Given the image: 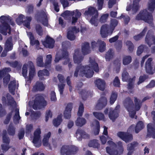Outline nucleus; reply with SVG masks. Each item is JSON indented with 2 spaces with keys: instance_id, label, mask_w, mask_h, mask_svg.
Returning <instances> with one entry per match:
<instances>
[{
  "instance_id": "nucleus-16",
  "label": "nucleus",
  "mask_w": 155,
  "mask_h": 155,
  "mask_svg": "<svg viewBox=\"0 0 155 155\" xmlns=\"http://www.w3.org/2000/svg\"><path fill=\"white\" fill-rule=\"evenodd\" d=\"M125 106L129 112L130 116L131 117H134L135 114V111L133 110L132 104L130 102L128 104L126 103L125 104Z\"/></svg>"
},
{
  "instance_id": "nucleus-44",
  "label": "nucleus",
  "mask_w": 155,
  "mask_h": 155,
  "mask_svg": "<svg viewBox=\"0 0 155 155\" xmlns=\"http://www.w3.org/2000/svg\"><path fill=\"white\" fill-rule=\"evenodd\" d=\"M36 29V32L39 35H42V31L41 28L39 25H38L37 26Z\"/></svg>"
},
{
  "instance_id": "nucleus-55",
  "label": "nucleus",
  "mask_w": 155,
  "mask_h": 155,
  "mask_svg": "<svg viewBox=\"0 0 155 155\" xmlns=\"http://www.w3.org/2000/svg\"><path fill=\"white\" fill-rule=\"evenodd\" d=\"M143 47L142 46H140L138 47L137 51V54L138 55H140L142 53L143 51Z\"/></svg>"
},
{
  "instance_id": "nucleus-17",
  "label": "nucleus",
  "mask_w": 155,
  "mask_h": 155,
  "mask_svg": "<svg viewBox=\"0 0 155 155\" xmlns=\"http://www.w3.org/2000/svg\"><path fill=\"white\" fill-rule=\"evenodd\" d=\"M71 108L72 104H68L64 112V116L66 118H68L70 117Z\"/></svg>"
},
{
  "instance_id": "nucleus-39",
  "label": "nucleus",
  "mask_w": 155,
  "mask_h": 155,
  "mask_svg": "<svg viewBox=\"0 0 155 155\" xmlns=\"http://www.w3.org/2000/svg\"><path fill=\"white\" fill-rule=\"evenodd\" d=\"M117 97V95L115 94H112L110 99V103L111 104H113L114 103L116 100Z\"/></svg>"
},
{
  "instance_id": "nucleus-45",
  "label": "nucleus",
  "mask_w": 155,
  "mask_h": 155,
  "mask_svg": "<svg viewBox=\"0 0 155 155\" xmlns=\"http://www.w3.org/2000/svg\"><path fill=\"white\" fill-rule=\"evenodd\" d=\"M110 149L108 147H107L106 148V150L107 152L110 154V155H116L117 154V153L113 150H111L110 151Z\"/></svg>"
},
{
  "instance_id": "nucleus-15",
  "label": "nucleus",
  "mask_w": 155,
  "mask_h": 155,
  "mask_svg": "<svg viewBox=\"0 0 155 155\" xmlns=\"http://www.w3.org/2000/svg\"><path fill=\"white\" fill-rule=\"evenodd\" d=\"M152 61V58H149L147 61L146 64V71L150 74H152L153 73V71L152 70V64L151 62Z\"/></svg>"
},
{
  "instance_id": "nucleus-2",
  "label": "nucleus",
  "mask_w": 155,
  "mask_h": 155,
  "mask_svg": "<svg viewBox=\"0 0 155 155\" xmlns=\"http://www.w3.org/2000/svg\"><path fill=\"white\" fill-rule=\"evenodd\" d=\"M105 115L109 113V117L112 121L114 120L117 117L118 114L110 109H106L104 111ZM94 117L99 120H104L106 119V115L97 112H94Z\"/></svg>"
},
{
  "instance_id": "nucleus-33",
  "label": "nucleus",
  "mask_w": 155,
  "mask_h": 155,
  "mask_svg": "<svg viewBox=\"0 0 155 155\" xmlns=\"http://www.w3.org/2000/svg\"><path fill=\"white\" fill-rule=\"evenodd\" d=\"M61 122V118L58 117L57 119H54L53 121V124L54 126L58 127L60 125V123Z\"/></svg>"
},
{
  "instance_id": "nucleus-23",
  "label": "nucleus",
  "mask_w": 155,
  "mask_h": 155,
  "mask_svg": "<svg viewBox=\"0 0 155 155\" xmlns=\"http://www.w3.org/2000/svg\"><path fill=\"white\" fill-rule=\"evenodd\" d=\"M86 122L84 119L82 118L79 117L78 118L76 121V124L77 126H82L84 125Z\"/></svg>"
},
{
  "instance_id": "nucleus-24",
  "label": "nucleus",
  "mask_w": 155,
  "mask_h": 155,
  "mask_svg": "<svg viewBox=\"0 0 155 155\" xmlns=\"http://www.w3.org/2000/svg\"><path fill=\"white\" fill-rule=\"evenodd\" d=\"M35 90L42 91L44 89V84L41 83H37L33 88Z\"/></svg>"
},
{
  "instance_id": "nucleus-30",
  "label": "nucleus",
  "mask_w": 155,
  "mask_h": 155,
  "mask_svg": "<svg viewBox=\"0 0 155 155\" xmlns=\"http://www.w3.org/2000/svg\"><path fill=\"white\" fill-rule=\"evenodd\" d=\"M131 58L130 56H125L123 59V64L124 65H127L131 61Z\"/></svg>"
},
{
  "instance_id": "nucleus-48",
  "label": "nucleus",
  "mask_w": 155,
  "mask_h": 155,
  "mask_svg": "<svg viewBox=\"0 0 155 155\" xmlns=\"http://www.w3.org/2000/svg\"><path fill=\"white\" fill-rule=\"evenodd\" d=\"M100 106H102V105H105L107 103V99L105 98H103L100 100Z\"/></svg>"
},
{
  "instance_id": "nucleus-28",
  "label": "nucleus",
  "mask_w": 155,
  "mask_h": 155,
  "mask_svg": "<svg viewBox=\"0 0 155 155\" xmlns=\"http://www.w3.org/2000/svg\"><path fill=\"white\" fill-rule=\"evenodd\" d=\"M97 43L100 45L99 47V51L102 52L105 50V44L103 41H98L97 42Z\"/></svg>"
},
{
  "instance_id": "nucleus-13",
  "label": "nucleus",
  "mask_w": 155,
  "mask_h": 155,
  "mask_svg": "<svg viewBox=\"0 0 155 155\" xmlns=\"http://www.w3.org/2000/svg\"><path fill=\"white\" fill-rule=\"evenodd\" d=\"M117 135L118 137L126 142H128L129 140H131L132 139V136L131 135H127L125 133L123 132H118Z\"/></svg>"
},
{
  "instance_id": "nucleus-14",
  "label": "nucleus",
  "mask_w": 155,
  "mask_h": 155,
  "mask_svg": "<svg viewBox=\"0 0 155 155\" xmlns=\"http://www.w3.org/2000/svg\"><path fill=\"white\" fill-rule=\"evenodd\" d=\"M95 83L98 88L101 90H104L105 87V82L100 79H97Z\"/></svg>"
},
{
  "instance_id": "nucleus-32",
  "label": "nucleus",
  "mask_w": 155,
  "mask_h": 155,
  "mask_svg": "<svg viewBox=\"0 0 155 155\" xmlns=\"http://www.w3.org/2000/svg\"><path fill=\"white\" fill-rule=\"evenodd\" d=\"M89 45L88 43H86L82 47V51L84 54H86L88 53V51L89 48Z\"/></svg>"
},
{
  "instance_id": "nucleus-18",
  "label": "nucleus",
  "mask_w": 155,
  "mask_h": 155,
  "mask_svg": "<svg viewBox=\"0 0 155 155\" xmlns=\"http://www.w3.org/2000/svg\"><path fill=\"white\" fill-rule=\"evenodd\" d=\"M12 48V38H10L8 39L6 42L5 45V50L6 51L11 50Z\"/></svg>"
},
{
  "instance_id": "nucleus-54",
  "label": "nucleus",
  "mask_w": 155,
  "mask_h": 155,
  "mask_svg": "<svg viewBox=\"0 0 155 155\" xmlns=\"http://www.w3.org/2000/svg\"><path fill=\"white\" fill-rule=\"evenodd\" d=\"M155 86V81H151L150 84L147 86V87L151 88Z\"/></svg>"
},
{
  "instance_id": "nucleus-60",
  "label": "nucleus",
  "mask_w": 155,
  "mask_h": 155,
  "mask_svg": "<svg viewBox=\"0 0 155 155\" xmlns=\"http://www.w3.org/2000/svg\"><path fill=\"white\" fill-rule=\"evenodd\" d=\"M54 8L55 10L57 12H58L59 11V9L58 8V3H55L54 4Z\"/></svg>"
},
{
  "instance_id": "nucleus-21",
  "label": "nucleus",
  "mask_w": 155,
  "mask_h": 155,
  "mask_svg": "<svg viewBox=\"0 0 155 155\" xmlns=\"http://www.w3.org/2000/svg\"><path fill=\"white\" fill-rule=\"evenodd\" d=\"M147 130L149 133L151 134L152 137L155 138V129L153 127V125L151 124L147 125Z\"/></svg>"
},
{
  "instance_id": "nucleus-41",
  "label": "nucleus",
  "mask_w": 155,
  "mask_h": 155,
  "mask_svg": "<svg viewBox=\"0 0 155 155\" xmlns=\"http://www.w3.org/2000/svg\"><path fill=\"white\" fill-rule=\"evenodd\" d=\"M83 109V104H81L80 105L79 107V110L78 113V116H80L82 115Z\"/></svg>"
},
{
  "instance_id": "nucleus-5",
  "label": "nucleus",
  "mask_w": 155,
  "mask_h": 155,
  "mask_svg": "<svg viewBox=\"0 0 155 155\" xmlns=\"http://www.w3.org/2000/svg\"><path fill=\"white\" fill-rule=\"evenodd\" d=\"M29 68V78L30 80L35 75V71L34 67L33 64L31 62H29L27 64H25L22 68V74L24 77L26 76L27 74L28 68Z\"/></svg>"
},
{
  "instance_id": "nucleus-49",
  "label": "nucleus",
  "mask_w": 155,
  "mask_h": 155,
  "mask_svg": "<svg viewBox=\"0 0 155 155\" xmlns=\"http://www.w3.org/2000/svg\"><path fill=\"white\" fill-rule=\"evenodd\" d=\"M23 15H20L18 18L17 19L16 21L18 25H20L22 21Z\"/></svg>"
},
{
  "instance_id": "nucleus-57",
  "label": "nucleus",
  "mask_w": 155,
  "mask_h": 155,
  "mask_svg": "<svg viewBox=\"0 0 155 155\" xmlns=\"http://www.w3.org/2000/svg\"><path fill=\"white\" fill-rule=\"evenodd\" d=\"M61 152L62 153H65L66 154H68L67 147H63L61 149Z\"/></svg>"
},
{
  "instance_id": "nucleus-43",
  "label": "nucleus",
  "mask_w": 155,
  "mask_h": 155,
  "mask_svg": "<svg viewBox=\"0 0 155 155\" xmlns=\"http://www.w3.org/2000/svg\"><path fill=\"white\" fill-rule=\"evenodd\" d=\"M51 101H55L56 100V97L55 93L52 91L51 94Z\"/></svg>"
},
{
  "instance_id": "nucleus-53",
  "label": "nucleus",
  "mask_w": 155,
  "mask_h": 155,
  "mask_svg": "<svg viewBox=\"0 0 155 155\" xmlns=\"http://www.w3.org/2000/svg\"><path fill=\"white\" fill-rule=\"evenodd\" d=\"M135 2L134 1L133 6L132 7V10L134 11H137L138 8V6L137 3L135 4Z\"/></svg>"
},
{
  "instance_id": "nucleus-42",
  "label": "nucleus",
  "mask_w": 155,
  "mask_h": 155,
  "mask_svg": "<svg viewBox=\"0 0 155 155\" xmlns=\"http://www.w3.org/2000/svg\"><path fill=\"white\" fill-rule=\"evenodd\" d=\"M113 84L114 86L118 87L119 85L120 82L117 77H116L114 80Z\"/></svg>"
},
{
  "instance_id": "nucleus-11",
  "label": "nucleus",
  "mask_w": 155,
  "mask_h": 155,
  "mask_svg": "<svg viewBox=\"0 0 155 155\" xmlns=\"http://www.w3.org/2000/svg\"><path fill=\"white\" fill-rule=\"evenodd\" d=\"M47 104V103L43 99H41L37 101H35L33 105V108L35 109H37L41 108L45 106Z\"/></svg>"
},
{
  "instance_id": "nucleus-22",
  "label": "nucleus",
  "mask_w": 155,
  "mask_h": 155,
  "mask_svg": "<svg viewBox=\"0 0 155 155\" xmlns=\"http://www.w3.org/2000/svg\"><path fill=\"white\" fill-rule=\"evenodd\" d=\"M76 136L77 138H79L80 137H81L84 138H86L88 137V135L84 132H82L81 130H78L76 132Z\"/></svg>"
},
{
  "instance_id": "nucleus-46",
  "label": "nucleus",
  "mask_w": 155,
  "mask_h": 155,
  "mask_svg": "<svg viewBox=\"0 0 155 155\" xmlns=\"http://www.w3.org/2000/svg\"><path fill=\"white\" fill-rule=\"evenodd\" d=\"M155 7V5L153 3L150 4L149 6L148 10L149 12H152Z\"/></svg>"
},
{
  "instance_id": "nucleus-38",
  "label": "nucleus",
  "mask_w": 155,
  "mask_h": 155,
  "mask_svg": "<svg viewBox=\"0 0 155 155\" xmlns=\"http://www.w3.org/2000/svg\"><path fill=\"white\" fill-rule=\"evenodd\" d=\"M104 0H97V9L99 10L102 9Z\"/></svg>"
},
{
  "instance_id": "nucleus-62",
  "label": "nucleus",
  "mask_w": 155,
  "mask_h": 155,
  "mask_svg": "<svg viewBox=\"0 0 155 155\" xmlns=\"http://www.w3.org/2000/svg\"><path fill=\"white\" fill-rule=\"evenodd\" d=\"M145 80V78L143 77H140L139 78V81L138 82V84H140V83L143 82Z\"/></svg>"
},
{
  "instance_id": "nucleus-25",
  "label": "nucleus",
  "mask_w": 155,
  "mask_h": 155,
  "mask_svg": "<svg viewBox=\"0 0 155 155\" xmlns=\"http://www.w3.org/2000/svg\"><path fill=\"white\" fill-rule=\"evenodd\" d=\"M16 82L15 81L11 82L9 85V91L12 94H14V92L15 89Z\"/></svg>"
},
{
  "instance_id": "nucleus-36",
  "label": "nucleus",
  "mask_w": 155,
  "mask_h": 155,
  "mask_svg": "<svg viewBox=\"0 0 155 155\" xmlns=\"http://www.w3.org/2000/svg\"><path fill=\"white\" fill-rule=\"evenodd\" d=\"M134 102L135 104V109L136 110H138L140 108V103L139 101L136 98L134 100Z\"/></svg>"
},
{
  "instance_id": "nucleus-3",
  "label": "nucleus",
  "mask_w": 155,
  "mask_h": 155,
  "mask_svg": "<svg viewBox=\"0 0 155 155\" xmlns=\"http://www.w3.org/2000/svg\"><path fill=\"white\" fill-rule=\"evenodd\" d=\"M117 22L114 21L112 22L110 27H109L107 25H103L101 28V34L103 38H105L111 34L114 27L117 25Z\"/></svg>"
},
{
  "instance_id": "nucleus-31",
  "label": "nucleus",
  "mask_w": 155,
  "mask_h": 155,
  "mask_svg": "<svg viewBox=\"0 0 155 155\" xmlns=\"http://www.w3.org/2000/svg\"><path fill=\"white\" fill-rule=\"evenodd\" d=\"M144 127L143 123L141 121H140L137 124L135 129V131L136 133H138Z\"/></svg>"
},
{
  "instance_id": "nucleus-51",
  "label": "nucleus",
  "mask_w": 155,
  "mask_h": 155,
  "mask_svg": "<svg viewBox=\"0 0 155 155\" xmlns=\"http://www.w3.org/2000/svg\"><path fill=\"white\" fill-rule=\"evenodd\" d=\"M51 55H48L47 56L46 59V63L48 64L51 63Z\"/></svg>"
},
{
  "instance_id": "nucleus-7",
  "label": "nucleus",
  "mask_w": 155,
  "mask_h": 155,
  "mask_svg": "<svg viewBox=\"0 0 155 155\" xmlns=\"http://www.w3.org/2000/svg\"><path fill=\"white\" fill-rule=\"evenodd\" d=\"M8 18L4 16L0 17V21L3 24L2 26L0 25V32L4 35H6L7 32L9 33L10 28L9 26L6 23Z\"/></svg>"
},
{
  "instance_id": "nucleus-1",
  "label": "nucleus",
  "mask_w": 155,
  "mask_h": 155,
  "mask_svg": "<svg viewBox=\"0 0 155 155\" xmlns=\"http://www.w3.org/2000/svg\"><path fill=\"white\" fill-rule=\"evenodd\" d=\"M91 67L93 68H94L95 71H98L99 69L98 65L94 61L89 64V66H86L85 67H81L78 72L82 76H84L87 78H91L93 76L94 74V72L92 70V68H91Z\"/></svg>"
},
{
  "instance_id": "nucleus-58",
  "label": "nucleus",
  "mask_w": 155,
  "mask_h": 155,
  "mask_svg": "<svg viewBox=\"0 0 155 155\" xmlns=\"http://www.w3.org/2000/svg\"><path fill=\"white\" fill-rule=\"evenodd\" d=\"M118 39V37L116 36L113 38L110 39L109 40V42L110 43L116 41Z\"/></svg>"
},
{
  "instance_id": "nucleus-61",
  "label": "nucleus",
  "mask_w": 155,
  "mask_h": 155,
  "mask_svg": "<svg viewBox=\"0 0 155 155\" xmlns=\"http://www.w3.org/2000/svg\"><path fill=\"white\" fill-rule=\"evenodd\" d=\"M10 76L8 75H7V77H5L4 78V83L7 82L9 80Z\"/></svg>"
},
{
  "instance_id": "nucleus-52",
  "label": "nucleus",
  "mask_w": 155,
  "mask_h": 155,
  "mask_svg": "<svg viewBox=\"0 0 155 155\" xmlns=\"http://www.w3.org/2000/svg\"><path fill=\"white\" fill-rule=\"evenodd\" d=\"M60 2L62 4L64 7H65L68 6V2L65 0H60Z\"/></svg>"
},
{
  "instance_id": "nucleus-47",
  "label": "nucleus",
  "mask_w": 155,
  "mask_h": 155,
  "mask_svg": "<svg viewBox=\"0 0 155 155\" xmlns=\"http://www.w3.org/2000/svg\"><path fill=\"white\" fill-rule=\"evenodd\" d=\"M122 80L124 81H126L128 78V75L127 72H125L123 73L122 75Z\"/></svg>"
},
{
  "instance_id": "nucleus-29",
  "label": "nucleus",
  "mask_w": 155,
  "mask_h": 155,
  "mask_svg": "<svg viewBox=\"0 0 155 155\" xmlns=\"http://www.w3.org/2000/svg\"><path fill=\"white\" fill-rule=\"evenodd\" d=\"M48 71L46 70L39 71L38 72V76L41 79H42V77H43L44 76H48Z\"/></svg>"
},
{
  "instance_id": "nucleus-19",
  "label": "nucleus",
  "mask_w": 155,
  "mask_h": 155,
  "mask_svg": "<svg viewBox=\"0 0 155 155\" xmlns=\"http://www.w3.org/2000/svg\"><path fill=\"white\" fill-rule=\"evenodd\" d=\"M51 135V133L48 132L44 136L43 140V144L44 146H48V139L50 137Z\"/></svg>"
},
{
  "instance_id": "nucleus-8",
  "label": "nucleus",
  "mask_w": 155,
  "mask_h": 155,
  "mask_svg": "<svg viewBox=\"0 0 155 155\" xmlns=\"http://www.w3.org/2000/svg\"><path fill=\"white\" fill-rule=\"evenodd\" d=\"M137 20H143L147 22L150 23L152 20V16L149 14V12L146 10L140 12L136 17Z\"/></svg>"
},
{
  "instance_id": "nucleus-26",
  "label": "nucleus",
  "mask_w": 155,
  "mask_h": 155,
  "mask_svg": "<svg viewBox=\"0 0 155 155\" xmlns=\"http://www.w3.org/2000/svg\"><path fill=\"white\" fill-rule=\"evenodd\" d=\"M92 127H94L95 129L96 132L95 133V134H97L99 133V123L97 121H95L91 125Z\"/></svg>"
},
{
  "instance_id": "nucleus-12",
  "label": "nucleus",
  "mask_w": 155,
  "mask_h": 155,
  "mask_svg": "<svg viewBox=\"0 0 155 155\" xmlns=\"http://www.w3.org/2000/svg\"><path fill=\"white\" fill-rule=\"evenodd\" d=\"M79 29L78 28H71L70 29L68 33V38L70 40H74L75 38L74 34L79 32Z\"/></svg>"
},
{
  "instance_id": "nucleus-63",
  "label": "nucleus",
  "mask_w": 155,
  "mask_h": 155,
  "mask_svg": "<svg viewBox=\"0 0 155 155\" xmlns=\"http://www.w3.org/2000/svg\"><path fill=\"white\" fill-rule=\"evenodd\" d=\"M24 135V132L23 131L22 132L20 133L19 134V139H21L23 137Z\"/></svg>"
},
{
  "instance_id": "nucleus-37",
  "label": "nucleus",
  "mask_w": 155,
  "mask_h": 155,
  "mask_svg": "<svg viewBox=\"0 0 155 155\" xmlns=\"http://www.w3.org/2000/svg\"><path fill=\"white\" fill-rule=\"evenodd\" d=\"M52 114L51 112L48 110L46 112L45 116V121L47 122L49 118L51 117Z\"/></svg>"
},
{
  "instance_id": "nucleus-64",
  "label": "nucleus",
  "mask_w": 155,
  "mask_h": 155,
  "mask_svg": "<svg viewBox=\"0 0 155 155\" xmlns=\"http://www.w3.org/2000/svg\"><path fill=\"white\" fill-rule=\"evenodd\" d=\"M9 134L10 135L13 134L15 133L14 130L13 128L10 129L8 130Z\"/></svg>"
},
{
  "instance_id": "nucleus-40",
  "label": "nucleus",
  "mask_w": 155,
  "mask_h": 155,
  "mask_svg": "<svg viewBox=\"0 0 155 155\" xmlns=\"http://www.w3.org/2000/svg\"><path fill=\"white\" fill-rule=\"evenodd\" d=\"M31 20V18L28 17L27 18V20L24 22V24L25 25L27 28L29 27L30 22Z\"/></svg>"
},
{
  "instance_id": "nucleus-10",
  "label": "nucleus",
  "mask_w": 155,
  "mask_h": 155,
  "mask_svg": "<svg viewBox=\"0 0 155 155\" xmlns=\"http://www.w3.org/2000/svg\"><path fill=\"white\" fill-rule=\"evenodd\" d=\"M43 44L47 48H52L54 45V40L50 37L47 36L46 39L42 41Z\"/></svg>"
},
{
  "instance_id": "nucleus-9",
  "label": "nucleus",
  "mask_w": 155,
  "mask_h": 155,
  "mask_svg": "<svg viewBox=\"0 0 155 155\" xmlns=\"http://www.w3.org/2000/svg\"><path fill=\"white\" fill-rule=\"evenodd\" d=\"M41 133L40 130L38 129L35 131L34 134L33 142L35 146L37 147H38L41 145V141L40 140Z\"/></svg>"
},
{
  "instance_id": "nucleus-50",
  "label": "nucleus",
  "mask_w": 155,
  "mask_h": 155,
  "mask_svg": "<svg viewBox=\"0 0 155 155\" xmlns=\"http://www.w3.org/2000/svg\"><path fill=\"white\" fill-rule=\"evenodd\" d=\"M108 15L106 14L102 15L101 18V21L102 22H104L107 19L108 17Z\"/></svg>"
},
{
  "instance_id": "nucleus-4",
  "label": "nucleus",
  "mask_w": 155,
  "mask_h": 155,
  "mask_svg": "<svg viewBox=\"0 0 155 155\" xmlns=\"http://www.w3.org/2000/svg\"><path fill=\"white\" fill-rule=\"evenodd\" d=\"M81 13L78 10L72 11H67L62 14V16L64 18H66L70 16H72L71 23L74 24L77 21L78 18L81 16Z\"/></svg>"
},
{
  "instance_id": "nucleus-56",
  "label": "nucleus",
  "mask_w": 155,
  "mask_h": 155,
  "mask_svg": "<svg viewBox=\"0 0 155 155\" xmlns=\"http://www.w3.org/2000/svg\"><path fill=\"white\" fill-rule=\"evenodd\" d=\"M115 0H110L108 4L109 7L111 8L113 5L115 3Z\"/></svg>"
},
{
  "instance_id": "nucleus-59",
  "label": "nucleus",
  "mask_w": 155,
  "mask_h": 155,
  "mask_svg": "<svg viewBox=\"0 0 155 155\" xmlns=\"http://www.w3.org/2000/svg\"><path fill=\"white\" fill-rule=\"evenodd\" d=\"M100 139L103 144H105L106 143V140L104 136H102L101 137Z\"/></svg>"
},
{
  "instance_id": "nucleus-27",
  "label": "nucleus",
  "mask_w": 155,
  "mask_h": 155,
  "mask_svg": "<svg viewBox=\"0 0 155 155\" xmlns=\"http://www.w3.org/2000/svg\"><path fill=\"white\" fill-rule=\"evenodd\" d=\"M79 52L78 51H75L74 56V60L75 63H78V61H79L81 60V58L79 56Z\"/></svg>"
},
{
  "instance_id": "nucleus-34",
  "label": "nucleus",
  "mask_w": 155,
  "mask_h": 155,
  "mask_svg": "<svg viewBox=\"0 0 155 155\" xmlns=\"http://www.w3.org/2000/svg\"><path fill=\"white\" fill-rule=\"evenodd\" d=\"M37 64L38 66L41 67L43 65L42 58L41 56L38 57L37 59Z\"/></svg>"
},
{
  "instance_id": "nucleus-35",
  "label": "nucleus",
  "mask_w": 155,
  "mask_h": 155,
  "mask_svg": "<svg viewBox=\"0 0 155 155\" xmlns=\"http://www.w3.org/2000/svg\"><path fill=\"white\" fill-rule=\"evenodd\" d=\"M11 71L10 68H5L0 71V78L2 77V76L4 74H6V72H9Z\"/></svg>"
},
{
  "instance_id": "nucleus-20",
  "label": "nucleus",
  "mask_w": 155,
  "mask_h": 155,
  "mask_svg": "<svg viewBox=\"0 0 155 155\" xmlns=\"http://www.w3.org/2000/svg\"><path fill=\"white\" fill-rule=\"evenodd\" d=\"M27 35L30 39V43L32 45H36V46L39 45V41L38 40H35L32 33L30 32L27 33Z\"/></svg>"
},
{
  "instance_id": "nucleus-6",
  "label": "nucleus",
  "mask_w": 155,
  "mask_h": 155,
  "mask_svg": "<svg viewBox=\"0 0 155 155\" xmlns=\"http://www.w3.org/2000/svg\"><path fill=\"white\" fill-rule=\"evenodd\" d=\"M86 15H91L92 16L90 20L91 23L95 26H97L98 25V21L97 18L98 15L97 11L92 7H89L87 11L85 12Z\"/></svg>"
}]
</instances>
